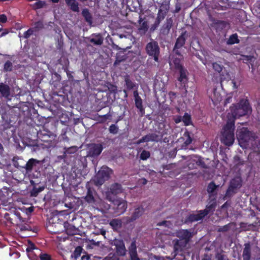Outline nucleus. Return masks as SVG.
<instances>
[{
    "instance_id": "aec40b11",
    "label": "nucleus",
    "mask_w": 260,
    "mask_h": 260,
    "mask_svg": "<svg viewBox=\"0 0 260 260\" xmlns=\"http://www.w3.org/2000/svg\"><path fill=\"white\" fill-rule=\"evenodd\" d=\"M134 95L135 97V101L136 107L140 110H141L142 109V101L141 98L139 95L137 91H134Z\"/></svg>"
},
{
    "instance_id": "a211bd4d",
    "label": "nucleus",
    "mask_w": 260,
    "mask_h": 260,
    "mask_svg": "<svg viewBox=\"0 0 260 260\" xmlns=\"http://www.w3.org/2000/svg\"><path fill=\"white\" fill-rule=\"evenodd\" d=\"M216 187L217 186L214 183H210L208 186L207 191L210 194V198H211L213 200L215 199V194L214 192Z\"/></svg>"
},
{
    "instance_id": "3c124183",
    "label": "nucleus",
    "mask_w": 260,
    "mask_h": 260,
    "mask_svg": "<svg viewBox=\"0 0 260 260\" xmlns=\"http://www.w3.org/2000/svg\"><path fill=\"white\" fill-rule=\"evenodd\" d=\"M131 260H140L138 257L137 253L136 254L130 255Z\"/></svg>"
},
{
    "instance_id": "ddd939ff",
    "label": "nucleus",
    "mask_w": 260,
    "mask_h": 260,
    "mask_svg": "<svg viewBox=\"0 0 260 260\" xmlns=\"http://www.w3.org/2000/svg\"><path fill=\"white\" fill-rule=\"evenodd\" d=\"M159 139L158 135L155 134H149L143 137L141 139L139 140L137 143L140 144L141 143L149 141H157Z\"/></svg>"
},
{
    "instance_id": "7c9ffc66",
    "label": "nucleus",
    "mask_w": 260,
    "mask_h": 260,
    "mask_svg": "<svg viewBox=\"0 0 260 260\" xmlns=\"http://www.w3.org/2000/svg\"><path fill=\"white\" fill-rule=\"evenodd\" d=\"M85 200L89 203H92L94 202L93 192L90 189H88L86 196L85 197Z\"/></svg>"
},
{
    "instance_id": "c03bdc74",
    "label": "nucleus",
    "mask_w": 260,
    "mask_h": 260,
    "mask_svg": "<svg viewBox=\"0 0 260 260\" xmlns=\"http://www.w3.org/2000/svg\"><path fill=\"white\" fill-rule=\"evenodd\" d=\"M157 225L170 227L172 225V224H171L170 221H165L158 223Z\"/></svg>"
},
{
    "instance_id": "c85d7f7f",
    "label": "nucleus",
    "mask_w": 260,
    "mask_h": 260,
    "mask_svg": "<svg viewBox=\"0 0 260 260\" xmlns=\"http://www.w3.org/2000/svg\"><path fill=\"white\" fill-rule=\"evenodd\" d=\"M34 250H36L38 252H39L40 250L36 248L35 245L32 242H31L30 241H28V245L27 247L26 248V251L28 253V255H30V253L32 252Z\"/></svg>"
},
{
    "instance_id": "9b49d317",
    "label": "nucleus",
    "mask_w": 260,
    "mask_h": 260,
    "mask_svg": "<svg viewBox=\"0 0 260 260\" xmlns=\"http://www.w3.org/2000/svg\"><path fill=\"white\" fill-rule=\"evenodd\" d=\"M114 244L116 247V251L117 254L121 256L124 255L126 250L123 241L119 240H115L114 241Z\"/></svg>"
},
{
    "instance_id": "e2e57ef3",
    "label": "nucleus",
    "mask_w": 260,
    "mask_h": 260,
    "mask_svg": "<svg viewBox=\"0 0 260 260\" xmlns=\"http://www.w3.org/2000/svg\"><path fill=\"white\" fill-rule=\"evenodd\" d=\"M20 229H21V230H26V228H25V226H22Z\"/></svg>"
},
{
    "instance_id": "58836bf2",
    "label": "nucleus",
    "mask_w": 260,
    "mask_h": 260,
    "mask_svg": "<svg viewBox=\"0 0 260 260\" xmlns=\"http://www.w3.org/2000/svg\"><path fill=\"white\" fill-rule=\"evenodd\" d=\"M81 252V248L80 247H77L76 248L74 252V256L75 257L76 259L80 256Z\"/></svg>"
},
{
    "instance_id": "20e7f679",
    "label": "nucleus",
    "mask_w": 260,
    "mask_h": 260,
    "mask_svg": "<svg viewBox=\"0 0 260 260\" xmlns=\"http://www.w3.org/2000/svg\"><path fill=\"white\" fill-rule=\"evenodd\" d=\"M237 136L240 146L246 148L250 141L254 138L253 134L246 127H238L237 131Z\"/></svg>"
},
{
    "instance_id": "603ef678",
    "label": "nucleus",
    "mask_w": 260,
    "mask_h": 260,
    "mask_svg": "<svg viewBox=\"0 0 260 260\" xmlns=\"http://www.w3.org/2000/svg\"><path fill=\"white\" fill-rule=\"evenodd\" d=\"M182 120L181 116H177L174 118V121L176 123H178Z\"/></svg>"
},
{
    "instance_id": "f8f14e48",
    "label": "nucleus",
    "mask_w": 260,
    "mask_h": 260,
    "mask_svg": "<svg viewBox=\"0 0 260 260\" xmlns=\"http://www.w3.org/2000/svg\"><path fill=\"white\" fill-rule=\"evenodd\" d=\"M241 186V179L239 177L233 179L231 182L230 186L228 189L226 196H230L231 192H234V189L239 187Z\"/></svg>"
},
{
    "instance_id": "6e6d98bb",
    "label": "nucleus",
    "mask_w": 260,
    "mask_h": 260,
    "mask_svg": "<svg viewBox=\"0 0 260 260\" xmlns=\"http://www.w3.org/2000/svg\"><path fill=\"white\" fill-rule=\"evenodd\" d=\"M90 243H91V244L94 245H99L100 244V242L99 241H98L96 242L95 241H94L93 240L90 241Z\"/></svg>"
},
{
    "instance_id": "bf43d9fd",
    "label": "nucleus",
    "mask_w": 260,
    "mask_h": 260,
    "mask_svg": "<svg viewBox=\"0 0 260 260\" xmlns=\"http://www.w3.org/2000/svg\"><path fill=\"white\" fill-rule=\"evenodd\" d=\"M247 58H248L247 60H251L252 59V57L250 56H248Z\"/></svg>"
},
{
    "instance_id": "6ab92c4d",
    "label": "nucleus",
    "mask_w": 260,
    "mask_h": 260,
    "mask_svg": "<svg viewBox=\"0 0 260 260\" xmlns=\"http://www.w3.org/2000/svg\"><path fill=\"white\" fill-rule=\"evenodd\" d=\"M0 92L3 96L8 97L10 95V88L9 86L3 83L1 84Z\"/></svg>"
},
{
    "instance_id": "39448f33",
    "label": "nucleus",
    "mask_w": 260,
    "mask_h": 260,
    "mask_svg": "<svg viewBox=\"0 0 260 260\" xmlns=\"http://www.w3.org/2000/svg\"><path fill=\"white\" fill-rule=\"evenodd\" d=\"M111 173L112 170L109 168L104 166L102 167L94 177L95 184L96 185H101L105 180L109 178Z\"/></svg>"
},
{
    "instance_id": "cd10ccee",
    "label": "nucleus",
    "mask_w": 260,
    "mask_h": 260,
    "mask_svg": "<svg viewBox=\"0 0 260 260\" xmlns=\"http://www.w3.org/2000/svg\"><path fill=\"white\" fill-rule=\"evenodd\" d=\"M140 21V31H142L143 33H145L148 28V25L147 22L143 20H142L141 18L139 20Z\"/></svg>"
},
{
    "instance_id": "c9c22d12",
    "label": "nucleus",
    "mask_w": 260,
    "mask_h": 260,
    "mask_svg": "<svg viewBox=\"0 0 260 260\" xmlns=\"http://www.w3.org/2000/svg\"><path fill=\"white\" fill-rule=\"evenodd\" d=\"M213 68L214 69V70L218 73H220L221 72V73L223 71L222 67L219 64L217 63H213L212 64Z\"/></svg>"
},
{
    "instance_id": "c756f323",
    "label": "nucleus",
    "mask_w": 260,
    "mask_h": 260,
    "mask_svg": "<svg viewBox=\"0 0 260 260\" xmlns=\"http://www.w3.org/2000/svg\"><path fill=\"white\" fill-rule=\"evenodd\" d=\"M231 79L230 74L225 71L223 70L222 73L220 74V80L221 84L222 85V82L224 80L229 81Z\"/></svg>"
},
{
    "instance_id": "f03ea898",
    "label": "nucleus",
    "mask_w": 260,
    "mask_h": 260,
    "mask_svg": "<svg viewBox=\"0 0 260 260\" xmlns=\"http://www.w3.org/2000/svg\"><path fill=\"white\" fill-rule=\"evenodd\" d=\"M234 119L228 120L221 131V142L226 146H232L235 141Z\"/></svg>"
},
{
    "instance_id": "6e6552de",
    "label": "nucleus",
    "mask_w": 260,
    "mask_h": 260,
    "mask_svg": "<svg viewBox=\"0 0 260 260\" xmlns=\"http://www.w3.org/2000/svg\"><path fill=\"white\" fill-rule=\"evenodd\" d=\"M110 201L113 202L114 205L116 206V213L120 215L125 212L127 208V203L125 200L122 199H116L113 201L111 198L107 197Z\"/></svg>"
},
{
    "instance_id": "69168bd1",
    "label": "nucleus",
    "mask_w": 260,
    "mask_h": 260,
    "mask_svg": "<svg viewBox=\"0 0 260 260\" xmlns=\"http://www.w3.org/2000/svg\"><path fill=\"white\" fill-rule=\"evenodd\" d=\"M3 149V146L2 145V144H0V150H2Z\"/></svg>"
},
{
    "instance_id": "4468645a",
    "label": "nucleus",
    "mask_w": 260,
    "mask_h": 260,
    "mask_svg": "<svg viewBox=\"0 0 260 260\" xmlns=\"http://www.w3.org/2000/svg\"><path fill=\"white\" fill-rule=\"evenodd\" d=\"M179 70L180 76L178 78V80L179 82L181 83L182 84H183L184 86H185V84L187 83L188 81V78L187 76V72L186 70L183 68H181Z\"/></svg>"
},
{
    "instance_id": "423d86ee",
    "label": "nucleus",
    "mask_w": 260,
    "mask_h": 260,
    "mask_svg": "<svg viewBox=\"0 0 260 260\" xmlns=\"http://www.w3.org/2000/svg\"><path fill=\"white\" fill-rule=\"evenodd\" d=\"M146 49L147 53L149 55L153 56L155 61H158L159 48L157 43L155 41L149 42L147 44Z\"/></svg>"
},
{
    "instance_id": "09e8293b",
    "label": "nucleus",
    "mask_w": 260,
    "mask_h": 260,
    "mask_svg": "<svg viewBox=\"0 0 260 260\" xmlns=\"http://www.w3.org/2000/svg\"><path fill=\"white\" fill-rule=\"evenodd\" d=\"M256 144V147H253V149L255 151H259L260 150V143L259 142H255Z\"/></svg>"
},
{
    "instance_id": "f704fd0d",
    "label": "nucleus",
    "mask_w": 260,
    "mask_h": 260,
    "mask_svg": "<svg viewBox=\"0 0 260 260\" xmlns=\"http://www.w3.org/2000/svg\"><path fill=\"white\" fill-rule=\"evenodd\" d=\"M45 5V2L44 1H38L36 3H35L33 5L32 7L34 9H40L42 7H43Z\"/></svg>"
},
{
    "instance_id": "9d476101",
    "label": "nucleus",
    "mask_w": 260,
    "mask_h": 260,
    "mask_svg": "<svg viewBox=\"0 0 260 260\" xmlns=\"http://www.w3.org/2000/svg\"><path fill=\"white\" fill-rule=\"evenodd\" d=\"M185 32L184 34H182L180 36L178 37L177 39L174 50H173V53L179 56H181L180 53L178 50L179 48H180L181 47L183 46V45L185 43Z\"/></svg>"
},
{
    "instance_id": "4d7b16f0",
    "label": "nucleus",
    "mask_w": 260,
    "mask_h": 260,
    "mask_svg": "<svg viewBox=\"0 0 260 260\" xmlns=\"http://www.w3.org/2000/svg\"><path fill=\"white\" fill-rule=\"evenodd\" d=\"M101 234L102 235H105V234H106V231L104 230H101Z\"/></svg>"
},
{
    "instance_id": "4be33fe9",
    "label": "nucleus",
    "mask_w": 260,
    "mask_h": 260,
    "mask_svg": "<svg viewBox=\"0 0 260 260\" xmlns=\"http://www.w3.org/2000/svg\"><path fill=\"white\" fill-rule=\"evenodd\" d=\"M110 190L112 194H116L121 192L122 189L120 184L116 183L111 186Z\"/></svg>"
},
{
    "instance_id": "a878e982",
    "label": "nucleus",
    "mask_w": 260,
    "mask_h": 260,
    "mask_svg": "<svg viewBox=\"0 0 260 260\" xmlns=\"http://www.w3.org/2000/svg\"><path fill=\"white\" fill-rule=\"evenodd\" d=\"M82 13L86 21L91 24L92 23V17L89 11L87 9H84L83 10Z\"/></svg>"
},
{
    "instance_id": "864d4df0",
    "label": "nucleus",
    "mask_w": 260,
    "mask_h": 260,
    "mask_svg": "<svg viewBox=\"0 0 260 260\" xmlns=\"http://www.w3.org/2000/svg\"><path fill=\"white\" fill-rule=\"evenodd\" d=\"M228 230V225H225L219 229V231H226Z\"/></svg>"
},
{
    "instance_id": "f3484780",
    "label": "nucleus",
    "mask_w": 260,
    "mask_h": 260,
    "mask_svg": "<svg viewBox=\"0 0 260 260\" xmlns=\"http://www.w3.org/2000/svg\"><path fill=\"white\" fill-rule=\"evenodd\" d=\"M65 2L73 11L77 12H79V8L78 7V3L76 1V0H65Z\"/></svg>"
},
{
    "instance_id": "72a5a7b5",
    "label": "nucleus",
    "mask_w": 260,
    "mask_h": 260,
    "mask_svg": "<svg viewBox=\"0 0 260 260\" xmlns=\"http://www.w3.org/2000/svg\"><path fill=\"white\" fill-rule=\"evenodd\" d=\"M238 42V37L236 34L232 35L228 40V43L230 44H233Z\"/></svg>"
},
{
    "instance_id": "49530a36",
    "label": "nucleus",
    "mask_w": 260,
    "mask_h": 260,
    "mask_svg": "<svg viewBox=\"0 0 260 260\" xmlns=\"http://www.w3.org/2000/svg\"><path fill=\"white\" fill-rule=\"evenodd\" d=\"M32 30L31 29H28L24 33V38H27L29 37L32 34Z\"/></svg>"
},
{
    "instance_id": "8fccbe9b",
    "label": "nucleus",
    "mask_w": 260,
    "mask_h": 260,
    "mask_svg": "<svg viewBox=\"0 0 260 260\" xmlns=\"http://www.w3.org/2000/svg\"><path fill=\"white\" fill-rule=\"evenodd\" d=\"M193 160H194V161L196 160L197 163L199 165H201V166H202L203 167H205L204 165H203V162H202V159L201 158H198L197 159H194Z\"/></svg>"
},
{
    "instance_id": "680f3d73",
    "label": "nucleus",
    "mask_w": 260,
    "mask_h": 260,
    "mask_svg": "<svg viewBox=\"0 0 260 260\" xmlns=\"http://www.w3.org/2000/svg\"><path fill=\"white\" fill-rule=\"evenodd\" d=\"M231 83L233 84V86H234V87H235V85H235V83L233 81H232L231 82Z\"/></svg>"
},
{
    "instance_id": "f257e3e1",
    "label": "nucleus",
    "mask_w": 260,
    "mask_h": 260,
    "mask_svg": "<svg viewBox=\"0 0 260 260\" xmlns=\"http://www.w3.org/2000/svg\"><path fill=\"white\" fill-rule=\"evenodd\" d=\"M175 235L178 238V239L174 240V249L175 251L174 256L177 253L183 250L187 246V244L192 237L190 232L187 230H179L176 231Z\"/></svg>"
},
{
    "instance_id": "5701e85b",
    "label": "nucleus",
    "mask_w": 260,
    "mask_h": 260,
    "mask_svg": "<svg viewBox=\"0 0 260 260\" xmlns=\"http://www.w3.org/2000/svg\"><path fill=\"white\" fill-rule=\"evenodd\" d=\"M243 257L244 260H249L250 257V248L248 244L245 245L243 250Z\"/></svg>"
},
{
    "instance_id": "7ed1b4c3",
    "label": "nucleus",
    "mask_w": 260,
    "mask_h": 260,
    "mask_svg": "<svg viewBox=\"0 0 260 260\" xmlns=\"http://www.w3.org/2000/svg\"><path fill=\"white\" fill-rule=\"evenodd\" d=\"M250 111V108L246 101L242 100L238 105H235L230 109V112L227 114L228 120L234 119V123L236 118L247 114Z\"/></svg>"
},
{
    "instance_id": "dca6fc26",
    "label": "nucleus",
    "mask_w": 260,
    "mask_h": 260,
    "mask_svg": "<svg viewBox=\"0 0 260 260\" xmlns=\"http://www.w3.org/2000/svg\"><path fill=\"white\" fill-rule=\"evenodd\" d=\"M211 99L213 104L216 105L222 101V96L218 91H217L216 90H215L213 94L211 95Z\"/></svg>"
},
{
    "instance_id": "a18cd8bd",
    "label": "nucleus",
    "mask_w": 260,
    "mask_h": 260,
    "mask_svg": "<svg viewBox=\"0 0 260 260\" xmlns=\"http://www.w3.org/2000/svg\"><path fill=\"white\" fill-rule=\"evenodd\" d=\"M7 21V17L5 14L0 15V22L5 23Z\"/></svg>"
},
{
    "instance_id": "0e129e2a",
    "label": "nucleus",
    "mask_w": 260,
    "mask_h": 260,
    "mask_svg": "<svg viewBox=\"0 0 260 260\" xmlns=\"http://www.w3.org/2000/svg\"><path fill=\"white\" fill-rule=\"evenodd\" d=\"M203 260H211L210 258H204L203 259Z\"/></svg>"
},
{
    "instance_id": "0eeeda50",
    "label": "nucleus",
    "mask_w": 260,
    "mask_h": 260,
    "mask_svg": "<svg viewBox=\"0 0 260 260\" xmlns=\"http://www.w3.org/2000/svg\"><path fill=\"white\" fill-rule=\"evenodd\" d=\"M215 206V202L214 201L211 205L207 206L206 209L204 210H201L197 214H193L190 215L189 219L191 221H198L201 219L211 211Z\"/></svg>"
},
{
    "instance_id": "de8ad7c7",
    "label": "nucleus",
    "mask_w": 260,
    "mask_h": 260,
    "mask_svg": "<svg viewBox=\"0 0 260 260\" xmlns=\"http://www.w3.org/2000/svg\"><path fill=\"white\" fill-rule=\"evenodd\" d=\"M185 135L187 137V139L186 140V141L185 142V143L186 144V145H188L190 143H191V138L189 137V135H188V134H185Z\"/></svg>"
},
{
    "instance_id": "393cba45",
    "label": "nucleus",
    "mask_w": 260,
    "mask_h": 260,
    "mask_svg": "<svg viewBox=\"0 0 260 260\" xmlns=\"http://www.w3.org/2000/svg\"><path fill=\"white\" fill-rule=\"evenodd\" d=\"M110 224L114 230H117L121 227V222L119 219H114L110 221Z\"/></svg>"
},
{
    "instance_id": "13d9d810",
    "label": "nucleus",
    "mask_w": 260,
    "mask_h": 260,
    "mask_svg": "<svg viewBox=\"0 0 260 260\" xmlns=\"http://www.w3.org/2000/svg\"><path fill=\"white\" fill-rule=\"evenodd\" d=\"M50 1H51L52 3H58L59 2V0H50Z\"/></svg>"
},
{
    "instance_id": "473e14b6",
    "label": "nucleus",
    "mask_w": 260,
    "mask_h": 260,
    "mask_svg": "<svg viewBox=\"0 0 260 260\" xmlns=\"http://www.w3.org/2000/svg\"><path fill=\"white\" fill-rule=\"evenodd\" d=\"M182 121L185 125H189L191 123L190 116L187 113H185L182 118Z\"/></svg>"
},
{
    "instance_id": "37998d69",
    "label": "nucleus",
    "mask_w": 260,
    "mask_h": 260,
    "mask_svg": "<svg viewBox=\"0 0 260 260\" xmlns=\"http://www.w3.org/2000/svg\"><path fill=\"white\" fill-rule=\"evenodd\" d=\"M125 82H126V85L127 88L132 89L134 87V83L129 80L126 79L125 80Z\"/></svg>"
},
{
    "instance_id": "b1692460",
    "label": "nucleus",
    "mask_w": 260,
    "mask_h": 260,
    "mask_svg": "<svg viewBox=\"0 0 260 260\" xmlns=\"http://www.w3.org/2000/svg\"><path fill=\"white\" fill-rule=\"evenodd\" d=\"M170 64L171 66H174L175 68L180 70L181 68H183L180 64V58H173L171 59Z\"/></svg>"
},
{
    "instance_id": "338daca9",
    "label": "nucleus",
    "mask_w": 260,
    "mask_h": 260,
    "mask_svg": "<svg viewBox=\"0 0 260 260\" xmlns=\"http://www.w3.org/2000/svg\"><path fill=\"white\" fill-rule=\"evenodd\" d=\"M166 10L167 11V10H168V9H169V7H168V6H166Z\"/></svg>"
},
{
    "instance_id": "a19ab883",
    "label": "nucleus",
    "mask_w": 260,
    "mask_h": 260,
    "mask_svg": "<svg viewBox=\"0 0 260 260\" xmlns=\"http://www.w3.org/2000/svg\"><path fill=\"white\" fill-rule=\"evenodd\" d=\"M99 206L105 210H107L110 208V205L104 202H102L100 204Z\"/></svg>"
},
{
    "instance_id": "2f4dec72",
    "label": "nucleus",
    "mask_w": 260,
    "mask_h": 260,
    "mask_svg": "<svg viewBox=\"0 0 260 260\" xmlns=\"http://www.w3.org/2000/svg\"><path fill=\"white\" fill-rule=\"evenodd\" d=\"M36 162V160L34 158L30 159L26 164V170L30 171L32 170V167L35 163Z\"/></svg>"
},
{
    "instance_id": "2eb2a0df",
    "label": "nucleus",
    "mask_w": 260,
    "mask_h": 260,
    "mask_svg": "<svg viewBox=\"0 0 260 260\" xmlns=\"http://www.w3.org/2000/svg\"><path fill=\"white\" fill-rule=\"evenodd\" d=\"M90 41L95 45H101L103 42V38L100 34H94L92 35Z\"/></svg>"
},
{
    "instance_id": "5fc2aeb1",
    "label": "nucleus",
    "mask_w": 260,
    "mask_h": 260,
    "mask_svg": "<svg viewBox=\"0 0 260 260\" xmlns=\"http://www.w3.org/2000/svg\"><path fill=\"white\" fill-rule=\"evenodd\" d=\"M35 25L36 27L41 28L43 26V23L42 22H38Z\"/></svg>"
},
{
    "instance_id": "79ce46f5",
    "label": "nucleus",
    "mask_w": 260,
    "mask_h": 260,
    "mask_svg": "<svg viewBox=\"0 0 260 260\" xmlns=\"http://www.w3.org/2000/svg\"><path fill=\"white\" fill-rule=\"evenodd\" d=\"M40 257L41 260H51L50 256L46 253L40 254Z\"/></svg>"
},
{
    "instance_id": "1a4fd4ad",
    "label": "nucleus",
    "mask_w": 260,
    "mask_h": 260,
    "mask_svg": "<svg viewBox=\"0 0 260 260\" xmlns=\"http://www.w3.org/2000/svg\"><path fill=\"white\" fill-rule=\"evenodd\" d=\"M103 146L101 144H92L88 146V155L92 157L100 155L103 150Z\"/></svg>"
},
{
    "instance_id": "ea45409f",
    "label": "nucleus",
    "mask_w": 260,
    "mask_h": 260,
    "mask_svg": "<svg viewBox=\"0 0 260 260\" xmlns=\"http://www.w3.org/2000/svg\"><path fill=\"white\" fill-rule=\"evenodd\" d=\"M109 131L111 133L116 134L118 132V127L114 124H112L109 127Z\"/></svg>"
},
{
    "instance_id": "e433bc0d",
    "label": "nucleus",
    "mask_w": 260,
    "mask_h": 260,
    "mask_svg": "<svg viewBox=\"0 0 260 260\" xmlns=\"http://www.w3.org/2000/svg\"><path fill=\"white\" fill-rule=\"evenodd\" d=\"M150 153L148 151L144 150L141 154L140 158L143 160H146L150 156Z\"/></svg>"
},
{
    "instance_id": "052dcab7",
    "label": "nucleus",
    "mask_w": 260,
    "mask_h": 260,
    "mask_svg": "<svg viewBox=\"0 0 260 260\" xmlns=\"http://www.w3.org/2000/svg\"><path fill=\"white\" fill-rule=\"evenodd\" d=\"M162 9H163V6H161V7H160V9L159 11V12H160V11H162Z\"/></svg>"
},
{
    "instance_id": "bb28decb",
    "label": "nucleus",
    "mask_w": 260,
    "mask_h": 260,
    "mask_svg": "<svg viewBox=\"0 0 260 260\" xmlns=\"http://www.w3.org/2000/svg\"><path fill=\"white\" fill-rule=\"evenodd\" d=\"M129 255L136 254L137 253V246L136 244V240L133 239L130 246L128 247Z\"/></svg>"
},
{
    "instance_id": "774afa93",
    "label": "nucleus",
    "mask_w": 260,
    "mask_h": 260,
    "mask_svg": "<svg viewBox=\"0 0 260 260\" xmlns=\"http://www.w3.org/2000/svg\"><path fill=\"white\" fill-rule=\"evenodd\" d=\"M144 184H146V180H144V182H143Z\"/></svg>"
},
{
    "instance_id": "412c9836",
    "label": "nucleus",
    "mask_w": 260,
    "mask_h": 260,
    "mask_svg": "<svg viewBox=\"0 0 260 260\" xmlns=\"http://www.w3.org/2000/svg\"><path fill=\"white\" fill-rule=\"evenodd\" d=\"M144 209L142 207H139L135 210L133 215L132 217V220H136L141 216L144 213Z\"/></svg>"
},
{
    "instance_id": "4c0bfd02",
    "label": "nucleus",
    "mask_w": 260,
    "mask_h": 260,
    "mask_svg": "<svg viewBox=\"0 0 260 260\" xmlns=\"http://www.w3.org/2000/svg\"><path fill=\"white\" fill-rule=\"evenodd\" d=\"M12 69V63L9 61H7L4 65V69L6 71H10Z\"/></svg>"
}]
</instances>
